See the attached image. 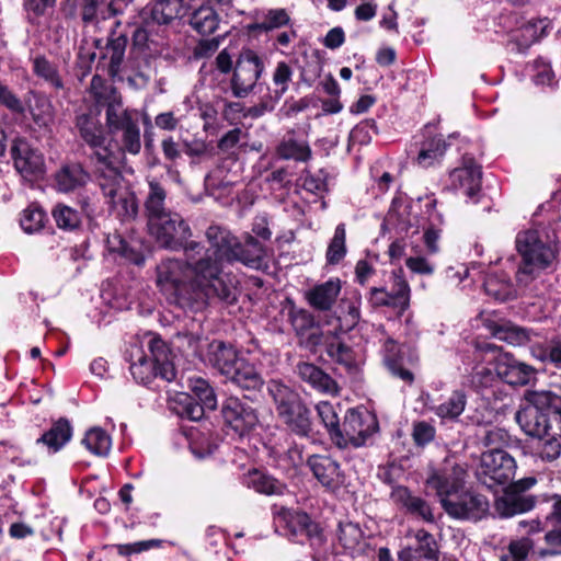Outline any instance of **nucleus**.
<instances>
[{
	"label": "nucleus",
	"instance_id": "48",
	"mask_svg": "<svg viewBox=\"0 0 561 561\" xmlns=\"http://www.w3.org/2000/svg\"><path fill=\"white\" fill-rule=\"evenodd\" d=\"M33 71L51 88L56 90L64 88V82L57 67L45 57H36L33 60Z\"/></svg>",
	"mask_w": 561,
	"mask_h": 561
},
{
	"label": "nucleus",
	"instance_id": "31",
	"mask_svg": "<svg viewBox=\"0 0 561 561\" xmlns=\"http://www.w3.org/2000/svg\"><path fill=\"white\" fill-rule=\"evenodd\" d=\"M28 112L39 127H49L54 123L55 110L50 100L44 94L30 92L26 99Z\"/></svg>",
	"mask_w": 561,
	"mask_h": 561
},
{
	"label": "nucleus",
	"instance_id": "47",
	"mask_svg": "<svg viewBox=\"0 0 561 561\" xmlns=\"http://www.w3.org/2000/svg\"><path fill=\"white\" fill-rule=\"evenodd\" d=\"M493 336L511 345L520 346L530 341L531 332L517 325L503 324L493 329Z\"/></svg>",
	"mask_w": 561,
	"mask_h": 561
},
{
	"label": "nucleus",
	"instance_id": "54",
	"mask_svg": "<svg viewBox=\"0 0 561 561\" xmlns=\"http://www.w3.org/2000/svg\"><path fill=\"white\" fill-rule=\"evenodd\" d=\"M176 412L180 416L186 417L191 421H198L204 416L206 405L195 400L194 397L187 393H180L178 397Z\"/></svg>",
	"mask_w": 561,
	"mask_h": 561
},
{
	"label": "nucleus",
	"instance_id": "19",
	"mask_svg": "<svg viewBox=\"0 0 561 561\" xmlns=\"http://www.w3.org/2000/svg\"><path fill=\"white\" fill-rule=\"evenodd\" d=\"M481 174L480 165L472 159H466L462 167L450 172V185L456 191H462L469 198H474L481 188Z\"/></svg>",
	"mask_w": 561,
	"mask_h": 561
},
{
	"label": "nucleus",
	"instance_id": "42",
	"mask_svg": "<svg viewBox=\"0 0 561 561\" xmlns=\"http://www.w3.org/2000/svg\"><path fill=\"white\" fill-rule=\"evenodd\" d=\"M529 400L546 413H553L554 420L561 415V386L554 390L529 391Z\"/></svg>",
	"mask_w": 561,
	"mask_h": 561
},
{
	"label": "nucleus",
	"instance_id": "25",
	"mask_svg": "<svg viewBox=\"0 0 561 561\" xmlns=\"http://www.w3.org/2000/svg\"><path fill=\"white\" fill-rule=\"evenodd\" d=\"M190 10L187 0H157L150 10V18L159 25L182 19Z\"/></svg>",
	"mask_w": 561,
	"mask_h": 561
},
{
	"label": "nucleus",
	"instance_id": "6",
	"mask_svg": "<svg viewBox=\"0 0 561 561\" xmlns=\"http://www.w3.org/2000/svg\"><path fill=\"white\" fill-rule=\"evenodd\" d=\"M267 391L274 401L278 417L295 434L308 436L311 431L310 411L299 394L277 379L268 381Z\"/></svg>",
	"mask_w": 561,
	"mask_h": 561
},
{
	"label": "nucleus",
	"instance_id": "17",
	"mask_svg": "<svg viewBox=\"0 0 561 561\" xmlns=\"http://www.w3.org/2000/svg\"><path fill=\"white\" fill-rule=\"evenodd\" d=\"M307 466L313 477L322 486L335 490L344 481L340 463L328 455H311L307 459Z\"/></svg>",
	"mask_w": 561,
	"mask_h": 561
},
{
	"label": "nucleus",
	"instance_id": "58",
	"mask_svg": "<svg viewBox=\"0 0 561 561\" xmlns=\"http://www.w3.org/2000/svg\"><path fill=\"white\" fill-rule=\"evenodd\" d=\"M46 215L38 206L31 205L23 210L20 225L26 233L39 231L45 221Z\"/></svg>",
	"mask_w": 561,
	"mask_h": 561
},
{
	"label": "nucleus",
	"instance_id": "57",
	"mask_svg": "<svg viewBox=\"0 0 561 561\" xmlns=\"http://www.w3.org/2000/svg\"><path fill=\"white\" fill-rule=\"evenodd\" d=\"M191 391L195 400L206 405L207 410H215L217 407V399L214 389L209 383L202 378L191 380Z\"/></svg>",
	"mask_w": 561,
	"mask_h": 561
},
{
	"label": "nucleus",
	"instance_id": "24",
	"mask_svg": "<svg viewBox=\"0 0 561 561\" xmlns=\"http://www.w3.org/2000/svg\"><path fill=\"white\" fill-rule=\"evenodd\" d=\"M299 377L309 383L314 390L328 394H336L339 387L336 381L318 366L310 363L297 365Z\"/></svg>",
	"mask_w": 561,
	"mask_h": 561
},
{
	"label": "nucleus",
	"instance_id": "62",
	"mask_svg": "<svg viewBox=\"0 0 561 561\" xmlns=\"http://www.w3.org/2000/svg\"><path fill=\"white\" fill-rule=\"evenodd\" d=\"M121 150L130 154H138L141 149V137L139 125L134 128L126 130L125 134L121 135L119 138Z\"/></svg>",
	"mask_w": 561,
	"mask_h": 561
},
{
	"label": "nucleus",
	"instance_id": "29",
	"mask_svg": "<svg viewBox=\"0 0 561 561\" xmlns=\"http://www.w3.org/2000/svg\"><path fill=\"white\" fill-rule=\"evenodd\" d=\"M55 179L57 188L60 192L68 193L84 186L90 176L81 164L69 163L56 173Z\"/></svg>",
	"mask_w": 561,
	"mask_h": 561
},
{
	"label": "nucleus",
	"instance_id": "41",
	"mask_svg": "<svg viewBox=\"0 0 561 561\" xmlns=\"http://www.w3.org/2000/svg\"><path fill=\"white\" fill-rule=\"evenodd\" d=\"M446 147V142L440 136L425 140L416 158V163L422 168L434 165L444 156Z\"/></svg>",
	"mask_w": 561,
	"mask_h": 561
},
{
	"label": "nucleus",
	"instance_id": "49",
	"mask_svg": "<svg viewBox=\"0 0 561 561\" xmlns=\"http://www.w3.org/2000/svg\"><path fill=\"white\" fill-rule=\"evenodd\" d=\"M51 215L57 227L62 230L71 231L81 225L82 216L80 211L65 204H57Z\"/></svg>",
	"mask_w": 561,
	"mask_h": 561
},
{
	"label": "nucleus",
	"instance_id": "11",
	"mask_svg": "<svg viewBox=\"0 0 561 561\" xmlns=\"http://www.w3.org/2000/svg\"><path fill=\"white\" fill-rule=\"evenodd\" d=\"M448 516L455 519L478 522L489 513L488 499L463 488L442 505Z\"/></svg>",
	"mask_w": 561,
	"mask_h": 561
},
{
	"label": "nucleus",
	"instance_id": "28",
	"mask_svg": "<svg viewBox=\"0 0 561 561\" xmlns=\"http://www.w3.org/2000/svg\"><path fill=\"white\" fill-rule=\"evenodd\" d=\"M534 505L531 496L508 491L495 501V511L501 517H512L530 511Z\"/></svg>",
	"mask_w": 561,
	"mask_h": 561
},
{
	"label": "nucleus",
	"instance_id": "51",
	"mask_svg": "<svg viewBox=\"0 0 561 561\" xmlns=\"http://www.w3.org/2000/svg\"><path fill=\"white\" fill-rule=\"evenodd\" d=\"M337 540L344 549L354 551L363 540V531L357 524L344 522L339 524Z\"/></svg>",
	"mask_w": 561,
	"mask_h": 561
},
{
	"label": "nucleus",
	"instance_id": "52",
	"mask_svg": "<svg viewBox=\"0 0 561 561\" xmlns=\"http://www.w3.org/2000/svg\"><path fill=\"white\" fill-rule=\"evenodd\" d=\"M107 247L111 252L117 253L136 265H141L145 261L144 255L138 250L131 248L119 234L108 237Z\"/></svg>",
	"mask_w": 561,
	"mask_h": 561
},
{
	"label": "nucleus",
	"instance_id": "35",
	"mask_svg": "<svg viewBox=\"0 0 561 561\" xmlns=\"http://www.w3.org/2000/svg\"><path fill=\"white\" fill-rule=\"evenodd\" d=\"M71 437L72 427L69 421L66 419H59L37 439V443H43L47 446L49 451L57 453L71 439Z\"/></svg>",
	"mask_w": 561,
	"mask_h": 561
},
{
	"label": "nucleus",
	"instance_id": "10",
	"mask_svg": "<svg viewBox=\"0 0 561 561\" xmlns=\"http://www.w3.org/2000/svg\"><path fill=\"white\" fill-rule=\"evenodd\" d=\"M467 472L454 458H446L442 466L432 470L426 485L435 491L440 505L465 488Z\"/></svg>",
	"mask_w": 561,
	"mask_h": 561
},
{
	"label": "nucleus",
	"instance_id": "38",
	"mask_svg": "<svg viewBox=\"0 0 561 561\" xmlns=\"http://www.w3.org/2000/svg\"><path fill=\"white\" fill-rule=\"evenodd\" d=\"M277 153L286 160L306 162L311 158V149L306 140H298L293 136L284 138L277 147Z\"/></svg>",
	"mask_w": 561,
	"mask_h": 561
},
{
	"label": "nucleus",
	"instance_id": "26",
	"mask_svg": "<svg viewBox=\"0 0 561 561\" xmlns=\"http://www.w3.org/2000/svg\"><path fill=\"white\" fill-rule=\"evenodd\" d=\"M241 358L231 345L224 342L214 341L209 345L208 362L224 376L232 371Z\"/></svg>",
	"mask_w": 561,
	"mask_h": 561
},
{
	"label": "nucleus",
	"instance_id": "4",
	"mask_svg": "<svg viewBox=\"0 0 561 561\" xmlns=\"http://www.w3.org/2000/svg\"><path fill=\"white\" fill-rule=\"evenodd\" d=\"M515 242L517 252L522 256L516 280L519 285L526 286L540 271L552 263L556 251L551 243L542 240L537 230L519 232Z\"/></svg>",
	"mask_w": 561,
	"mask_h": 561
},
{
	"label": "nucleus",
	"instance_id": "33",
	"mask_svg": "<svg viewBox=\"0 0 561 561\" xmlns=\"http://www.w3.org/2000/svg\"><path fill=\"white\" fill-rule=\"evenodd\" d=\"M416 547L408 549L400 554L402 559L407 553L411 561H438V546L432 534L424 529H420L415 534Z\"/></svg>",
	"mask_w": 561,
	"mask_h": 561
},
{
	"label": "nucleus",
	"instance_id": "20",
	"mask_svg": "<svg viewBox=\"0 0 561 561\" xmlns=\"http://www.w3.org/2000/svg\"><path fill=\"white\" fill-rule=\"evenodd\" d=\"M390 497L396 505L405 510L407 513L424 522H434V515L428 503L424 499L413 494L407 486H394Z\"/></svg>",
	"mask_w": 561,
	"mask_h": 561
},
{
	"label": "nucleus",
	"instance_id": "7",
	"mask_svg": "<svg viewBox=\"0 0 561 561\" xmlns=\"http://www.w3.org/2000/svg\"><path fill=\"white\" fill-rule=\"evenodd\" d=\"M515 471V459L505 450L494 447L481 455L476 476L483 485L494 489L511 483Z\"/></svg>",
	"mask_w": 561,
	"mask_h": 561
},
{
	"label": "nucleus",
	"instance_id": "27",
	"mask_svg": "<svg viewBox=\"0 0 561 561\" xmlns=\"http://www.w3.org/2000/svg\"><path fill=\"white\" fill-rule=\"evenodd\" d=\"M226 378L243 390H259L263 379L253 364L241 358Z\"/></svg>",
	"mask_w": 561,
	"mask_h": 561
},
{
	"label": "nucleus",
	"instance_id": "40",
	"mask_svg": "<svg viewBox=\"0 0 561 561\" xmlns=\"http://www.w3.org/2000/svg\"><path fill=\"white\" fill-rule=\"evenodd\" d=\"M290 15L286 9H268L261 13L260 21L255 22L251 28L260 32H270L290 24Z\"/></svg>",
	"mask_w": 561,
	"mask_h": 561
},
{
	"label": "nucleus",
	"instance_id": "61",
	"mask_svg": "<svg viewBox=\"0 0 561 561\" xmlns=\"http://www.w3.org/2000/svg\"><path fill=\"white\" fill-rule=\"evenodd\" d=\"M291 78V67L285 61H279L273 72V84L275 85L274 93L276 98L279 99L284 93H286Z\"/></svg>",
	"mask_w": 561,
	"mask_h": 561
},
{
	"label": "nucleus",
	"instance_id": "14",
	"mask_svg": "<svg viewBox=\"0 0 561 561\" xmlns=\"http://www.w3.org/2000/svg\"><path fill=\"white\" fill-rule=\"evenodd\" d=\"M76 126L81 138L87 145L94 150L98 167L106 165V161L100 159V156H106V160L111 163L117 161L116 157L107 149L105 144V135L103 126L96 116L90 114H81L77 116Z\"/></svg>",
	"mask_w": 561,
	"mask_h": 561
},
{
	"label": "nucleus",
	"instance_id": "12",
	"mask_svg": "<svg viewBox=\"0 0 561 561\" xmlns=\"http://www.w3.org/2000/svg\"><path fill=\"white\" fill-rule=\"evenodd\" d=\"M263 70L264 65L253 50L242 51L237 60L231 79L233 95L236 98H245L253 90Z\"/></svg>",
	"mask_w": 561,
	"mask_h": 561
},
{
	"label": "nucleus",
	"instance_id": "50",
	"mask_svg": "<svg viewBox=\"0 0 561 561\" xmlns=\"http://www.w3.org/2000/svg\"><path fill=\"white\" fill-rule=\"evenodd\" d=\"M126 38L119 36L110 42L104 58L108 59L107 73L111 77L118 75L125 56Z\"/></svg>",
	"mask_w": 561,
	"mask_h": 561
},
{
	"label": "nucleus",
	"instance_id": "64",
	"mask_svg": "<svg viewBox=\"0 0 561 561\" xmlns=\"http://www.w3.org/2000/svg\"><path fill=\"white\" fill-rule=\"evenodd\" d=\"M534 356L538 359L554 364L561 368V341H553L547 347L533 351Z\"/></svg>",
	"mask_w": 561,
	"mask_h": 561
},
{
	"label": "nucleus",
	"instance_id": "46",
	"mask_svg": "<svg viewBox=\"0 0 561 561\" xmlns=\"http://www.w3.org/2000/svg\"><path fill=\"white\" fill-rule=\"evenodd\" d=\"M346 253L347 248L345 225L339 224L325 252L327 263L329 265H336L345 257Z\"/></svg>",
	"mask_w": 561,
	"mask_h": 561
},
{
	"label": "nucleus",
	"instance_id": "13",
	"mask_svg": "<svg viewBox=\"0 0 561 561\" xmlns=\"http://www.w3.org/2000/svg\"><path fill=\"white\" fill-rule=\"evenodd\" d=\"M221 412L226 426L240 437L249 434L259 423L255 409L238 398L227 399Z\"/></svg>",
	"mask_w": 561,
	"mask_h": 561
},
{
	"label": "nucleus",
	"instance_id": "34",
	"mask_svg": "<svg viewBox=\"0 0 561 561\" xmlns=\"http://www.w3.org/2000/svg\"><path fill=\"white\" fill-rule=\"evenodd\" d=\"M381 353L385 366L393 376L399 377L405 382H412L413 375L403 367L401 352L392 339L388 337L383 341Z\"/></svg>",
	"mask_w": 561,
	"mask_h": 561
},
{
	"label": "nucleus",
	"instance_id": "63",
	"mask_svg": "<svg viewBox=\"0 0 561 561\" xmlns=\"http://www.w3.org/2000/svg\"><path fill=\"white\" fill-rule=\"evenodd\" d=\"M328 355L346 367H352L354 364L352 350L339 341H333L328 345Z\"/></svg>",
	"mask_w": 561,
	"mask_h": 561
},
{
	"label": "nucleus",
	"instance_id": "44",
	"mask_svg": "<svg viewBox=\"0 0 561 561\" xmlns=\"http://www.w3.org/2000/svg\"><path fill=\"white\" fill-rule=\"evenodd\" d=\"M490 359L486 358L485 362ZM492 364L486 363V365L477 364L470 375H469V383L477 391H483L489 388H492L499 380L500 375L496 369L491 368Z\"/></svg>",
	"mask_w": 561,
	"mask_h": 561
},
{
	"label": "nucleus",
	"instance_id": "60",
	"mask_svg": "<svg viewBox=\"0 0 561 561\" xmlns=\"http://www.w3.org/2000/svg\"><path fill=\"white\" fill-rule=\"evenodd\" d=\"M551 28V22L548 19H538L528 21L520 30L526 44L534 43L543 37Z\"/></svg>",
	"mask_w": 561,
	"mask_h": 561
},
{
	"label": "nucleus",
	"instance_id": "56",
	"mask_svg": "<svg viewBox=\"0 0 561 561\" xmlns=\"http://www.w3.org/2000/svg\"><path fill=\"white\" fill-rule=\"evenodd\" d=\"M533 547L534 542L529 537L512 540L508 543L507 551L501 556L500 561H527Z\"/></svg>",
	"mask_w": 561,
	"mask_h": 561
},
{
	"label": "nucleus",
	"instance_id": "9",
	"mask_svg": "<svg viewBox=\"0 0 561 561\" xmlns=\"http://www.w3.org/2000/svg\"><path fill=\"white\" fill-rule=\"evenodd\" d=\"M378 422L374 414L366 410L350 409L340 426L334 444L339 448L348 446L360 447L377 431Z\"/></svg>",
	"mask_w": 561,
	"mask_h": 561
},
{
	"label": "nucleus",
	"instance_id": "37",
	"mask_svg": "<svg viewBox=\"0 0 561 561\" xmlns=\"http://www.w3.org/2000/svg\"><path fill=\"white\" fill-rule=\"evenodd\" d=\"M106 125L111 134H125L138 125V113L135 110L121 107L105 113Z\"/></svg>",
	"mask_w": 561,
	"mask_h": 561
},
{
	"label": "nucleus",
	"instance_id": "59",
	"mask_svg": "<svg viewBox=\"0 0 561 561\" xmlns=\"http://www.w3.org/2000/svg\"><path fill=\"white\" fill-rule=\"evenodd\" d=\"M318 415L328 430L332 442L336 436V432L340 430L339 416L333 404L328 401H321L316 405Z\"/></svg>",
	"mask_w": 561,
	"mask_h": 561
},
{
	"label": "nucleus",
	"instance_id": "55",
	"mask_svg": "<svg viewBox=\"0 0 561 561\" xmlns=\"http://www.w3.org/2000/svg\"><path fill=\"white\" fill-rule=\"evenodd\" d=\"M485 293L496 300L505 301L513 297L514 288L510 280L500 279L495 275H490L484 282Z\"/></svg>",
	"mask_w": 561,
	"mask_h": 561
},
{
	"label": "nucleus",
	"instance_id": "23",
	"mask_svg": "<svg viewBox=\"0 0 561 561\" xmlns=\"http://www.w3.org/2000/svg\"><path fill=\"white\" fill-rule=\"evenodd\" d=\"M233 262H240L248 267L261 270L266 266V249L253 236L247 234L243 242L239 241V248L236 249Z\"/></svg>",
	"mask_w": 561,
	"mask_h": 561
},
{
	"label": "nucleus",
	"instance_id": "18",
	"mask_svg": "<svg viewBox=\"0 0 561 561\" xmlns=\"http://www.w3.org/2000/svg\"><path fill=\"white\" fill-rule=\"evenodd\" d=\"M274 522L277 529L289 537L309 536L312 523L308 514L286 507H274Z\"/></svg>",
	"mask_w": 561,
	"mask_h": 561
},
{
	"label": "nucleus",
	"instance_id": "15",
	"mask_svg": "<svg viewBox=\"0 0 561 561\" xmlns=\"http://www.w3.org/2000/svg\"><path fill=\"white\" fill-rule=\"evenodd\" d=\"M515 419L523 432L528 436L541 439L548 434L550 428V421L546 411L529 400V391H526Z\"/></svg>",
	"mask_w": 561,
	"mask_h": 561
},
{
	"label": "nucleus",
	"instance_id": "16",
	"mask_svg": "<svg viewBox=\"0 0 561 561\" xmlns=\"http://www.w3.org/2000/svg\"><path fill=\"white\" fill-rule=\"evenodd\" d=\"M11 156L16 171L25 179L37 176L44 171L43 156L24 139H15Z\"/></svg>",
	"mask_w": 561,
	"mask_h": 561
},
{
	"label": "nucleus",
	"instance_id": "30",
	"mask_svg": "<svg viewBox=\"0 0 561 561\" xmlns=\"http://www.w3.org/2000/svg\"><path fill=\"white\" fill-rule=\"evenodd\" d=\"M219 21L214 7L205 2L192 10L188 23L201 35H210L218 28Z\"/></svg>",
	"mask_w": 561,
	"mask_h": 561
},
{
	"label": "nucleus",
	"instance_id": "53",
	"mask_svg": "<svg viewBox=\"0 0 561 561\" xmlns=\"http://www.w3.org/2000/svg\"><path fill=\"white\" fill-rule=\"evenodd\" d=\"M393 284L390 293L392 299V308H397L404 311L409 307L410 302V286L404 277L400 273H393Z\"/></svg>",
	"mask_w": 561,
	"mask_h": 561
},
{
	"label": "nucleus",
	"instance_id": "3",
	"mask_svg": "<svg viewBox=\"0 0 561 561\" xmlns=\"http://www.w3.org/2000/svg\"><path fill=\"white\" fill-rule=\"evenodd\" d=\"M105 157L100 156V159L107 164L96 167V180L105 204L121 220H133L138 214L136 195L118 172L117 161L111 163Z\"/></svg>",
	"mask_w": 561,
	"mask_h": 561
},
{
	"label": "nucleus",
	"instance_id": "1",
	"mask_svg": "<svg viewBox=\"0 0 561 561\" xmlns=\"http://www.w3.org/2000/svg\"><path fill=\"white\" fill-rule=\"evenodd\" d=\"M208 250L185 263L169 259L158 266L157 283L182 309L197 311L207 300L218 298L228 304L237 299L238 280L226 263H233L239 239L219 225H210L205 231Z\"/></svg>",
	"mask_w": 561,
	"mask_h": 561
},
{
	"label": "nucleus",
	"instance_id": "43",
	"mask_svg": "<svg viewBox=\"0 0 561 561\" xmlns=\"http://www.w3.org/2000/svg\"><path fill=\"white\" fill-rule=\"evenodd\" d=\"M82 444L84 447L95 456H107L111 447V436L101 427H92L87 431Z\"/></svg>",
	"mask_w": 561,
	"mask_h": 561
},
{
	"label": "nucleus",
	"instance_id": "5",
	"mask_svg": "<svg viewBox=\"0 0 561 561\" xmlns=\"http://www.w3.org/2000/svg\"><path fill=\"white\" fill-rule=\"evenodd\" d=\"M149 233L165 249L184 251L185 261L195 259L204 250L201 242L190 240V226L176 213L170 211L147 221Z\"/></svg>",
	"mask_w": 561,
	"mask_h": 561
},
{
	"label": "nucleus",
	"instance_id": "2",
	"mask_svg": "<svg viewBox=\"0 0 561 561\" xmlns=\"http://www.w3.org/2000/svg\"><path fill=\"white\" fill-rule=\"evenodd\" d=\"M126 359L138 383L147 386L157 378L171 382L176 377L168 345L152 333H146L142 341L131 342L126 350Z\"/></svg>",
	"mask_w": 561,
	"mask_h": 561
},
{
	"label": "nucleus",
	"instance_id": "45",
	"mask_svg": "<svg viewBox=\"0 0 561 561\" xmlns=\"http://www.w3.org/2000/svg\"><path fill=\"white\" fill-rule=\"evenodd\" d=\"M467 398L463 391L456 390L450 397L434 409L435 414L443 420H456L466 408Z\"/></svg>",
	"mask_w": 561,
	"mask_h": 561
},
{
	"label": "nucleus",
	"instance_id": "32",
	"mask_svg": "<svg viewBox=\"0 0 561 561\" xmlns=\"http://www.w3.org/2000/svg\"><path fill=\"white\" fill-rule=\"evenodd\" d=\"M167 190L156 181H148V193L144 203L147 221L161 217L171 210L165 207Z\"/></svg>",
	"mask_w": 561,
	"mask_h": 561
},
{
	"label": "nucleus",
	"instance_id": "22",
	"mask_svg": "<svg viewBox=\"0 0 561 561\" xmlns=\"http://www.w3.org/2000/svg\"><path fill=\"white\" fill-rule=\"evenodd\" d=\"M341 288V280L339 278H330L309 289L306 293V298L312 308L320 311H328L335 304Z\"/></svg>",
	"mask_w": 561,
	"mask_h": 561
},
{
	"label": "nucleus",
	"instance_id": "8",
	"mask_svg": "<svg viewBox=\"0 0 561 561\" xmlns=\"http://www.w3.org/2000/svg\"><path fill=\"white\" fill-rule=\"evenodd\" d=\"M482 353L491 355L488 363L493 364L500 379L511 386H526L535 376L530 365L518 360L511 353L501 352L494 344L486 343L479 347L476 358L482 357Z\"/></svg>",
	"mask_w": 561,
	"mask_h": 561
},
{
	"label": "nucleus",
	"instance_id": "21",
	"mask_svg": "<svg viewBox=\"0 0 561 561\" xmlns=\"http://www.w3.org/2000/svg\"><path fill=\"white\" fill-rule=\"evenodd\" d=\"M90 93L98 106H104L106 113L123 107L121 93L112 82L106 81L99 75H94L90 84Z\"/></svg>",
	"mask_w": 561,
	"mask_h": 561
},
{
	"label": "nucleus",
	"instance_id": "39",
	"mask_svg": "<svg viewBox=\"0 0 561 561\" xmlns=\"http://www.w3.org/2000/svg\"><path fill=\"white\" fill-rule=\"evenodd\" d=\"M436 201L432 199L426 204L428 214V225L424 228L423 240L430 253H437L439 251L438 240L440 230L438 226L442 225V215L435 210Z\"/></svg>",
	"mask_w": 561,
	"mask_h": 561
},
{
	"label": "nucleus",
	"instance_id": "36",
	"mask_svg": "<svg viewBox=\"0 0 561 561\" xmlns=\"http://www.w3.org/2000/svg\"><path fill=\"white\" fill-rule=\"evenodd\" d=\"M245 483L255 492L265 495H279L285 490L284 483L260 470L249 472Z\"/></svg>",
	"mask_w": 561,
	"mask_h": 561
}]
</instances>
